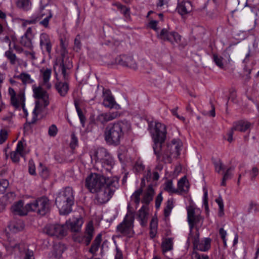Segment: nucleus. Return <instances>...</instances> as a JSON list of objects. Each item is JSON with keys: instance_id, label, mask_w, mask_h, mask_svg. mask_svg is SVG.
I'll return each mask as SVG.
<instances>
[{"instance_id": "nucleus-60", "label": "nucleus", "mask_w": 259, "mask_h": 259, "mask_svg": "<svg viewBox=\"0 0 259 259\" xmlns=\"http://www.w3.org/2000/svg\"><path fill=\"white\" fill-rule=\"evenodd\" d=\"M234 169L232 167L229 168L226 172L224 174L223 177L225 178V179L229 180L231 178L232 174L231 173V171Z\"/></svg>"}, {"instance_id": "nucleus-43", "label": "nucleus", "mask_w": 259, "mask_h": 259, "mask_svg": "<svg viewBox=\"0 0 259 259\" xmlns=\"http://www.w3.org/2000/svg\"><path fill=\"white\" fill-rule=\"evenodd\" d=\"M8 133L6 129L0 131V144H3L8 139Z\"/></svg>"}, {"instance_id": "nucleus-41", "label": "nucleus", "mask_w": 259, "mask_h": 259, "mask_svg": "<svg viewBox=\"0 0 259 259\" xmlns=\"http://www.w3.org/2000/svg\"><path fill=\"white\" fill-rule=\"evenodd\" d=\"M24 144L22 141H20L18 142L16 150L20 154L21 156H24L25 155L24 153Z\"/></svg>"}, {"instance_id": "nucleus-13", "label": "nucleus", "mask_w": 259, "mask_h": 259, "mask_svg": "<svg viewBox=\"0 0 259 259\" xmlns=\"http://www.w3.org/2000/svg\"><path fill=\"white\" fill-rule=\"evenodd\" d=\"M5 247L8 252L17 256L21 255L27 249L24 244L11 238H8V242L5 245Z\"/></svg>"}, {"instance_id": "nucleus-39", "label": "nucleus", "mask_w": 259, "mask_h": 259, "mask_svg": "<svg viewBox=\"0 0 259 259\" xmlns=\"http://www.w3.org/2000/svg\"><path fill=\"white\" fill-rule=\"evenodd\" d=\"M31 39L32 38L31 37L22 36L21 37L20 43L24 47L31 49L33 47Z\"/></svg>"}, {"instance_id": "nucleus-4", "label": "nucleus", "mask_w": 259, "mask_h": 259, "mask_svg": "<svg viewBox=\"0 0 259 259\" xmlns=\"http://www.w3.org/2000/svg\"><path fill=\"white\" fill-rule=\"evenodd\" d=\"M131 128V124L127 121H119L110 123L105 128L104 139L109 145H118L124 135L128 133Z\"/></svg>"}, {"instance_id": "nucleus-19", "label": "nucleus", "mask_w": 259, "mask_h": 259, "mask_svg": "<svg viewBox=\"0 0 259 259\" xmlns=\"http://www.w3.org/2000/svg\"><path fill=\"white\" fill-rule=\"evenodd\" d=\"M117 61L121 65L128 67L134 70L137 69V65L132 56L126 55L120 56Z\"/></svg>"}, {"instance_id": "nucleus-22", "label": "nucleus", "mask_w": 259, "mask_h": 259, "mask_svg": "<svg viewBox=\"0 0 259 259\" xmlns=\"http://www.w3.org/2000/svg\"><path fill=\"white\" fill-rule=\"evenodd\" d=\"M25 225L23 221L21 220H13L8 225V228L11 232L17 233L24 230Z\"/></svg>"}, {"instance_id": "nucleus-54", "label": "nucleus", "mask_w": 259, "mask_h": 259, "mask_svg": "<svg viewBox=\"0 0 259 259\" xmlns=\"http://www.w3.org/2000/svg\"><path fill=\"white\" fill-rule=\"evenodd\" d=\"M57 133V128L54 124L52 125L49 128L48 133L50 136L55 137Z\"/></svg>"}, {"instance_id": "nucleus-10", "label": "nucleus", "mask_w": 259, "mask_h": 259, "mask_svg": "<svg viewBox=\"0 0 259 259\" xmlns=\"http://www.w3.org/2000/svg\"><path fill=\"white\" fill-rule=\"evenodd\" d=\"M44 231L49 236L62 238L66 235L67 227L58 224H49L45 227Z\"/></svg>"}, {"instance_id": "nucleus-3", "label": "nucleus", "mask_w": 259, "mask_h": 259, "mask_svg": "<svg viewBox=\"0 0 259 259\" xmlns=\"http://www.w3.org/2000/svg\"><path fill=\"white\" fill-rule=\"evenodd\" d=\"M40 72L42 79V82L38 86L34 84L32 88L33 96L37 100L35 102V106L33 111V118L28 122L29 124L34 123L37 119V115L42 113L50 104L49 95L43 87L47 90L51 89L52 84L50 79L52 70L50 68H42Z\"/></svg>"}, {"instance_id": "nucleus-6", "label": "nucleus", "mask_w": 259, "mask_h": 259, "mask_svg": "<svg viewBox=\"0 0 259 259\" xmlns=\"http://www.w3.org/2000/svg\"><path fill=\"white\" fill-rule=\"evenodd\" d=\"M53 17L51 10L46 9V6L40 7L39 12L34 14L28 20L22 19V26L25 27L27 25L35 24L39 22V24L45 28H49V23Z\"/></svg>"}, {"instance_id": "nucleus-57", "label": "nucleus", "mask_w": 259, "mask_h": 259, "mask_svg": "<svg viewBox=\"0 0 259 259\" xmlns=\"http://www.w3.org/2000/svg\"><path fill=\"white\" fill-rule=\"evenodd\" d=\"M163 200V197L162 196V193H160L156 197L155 200V207L157 208H158L161 204V203Z\"/></svg>"}, {"instance_id": "nucleus-38", "label": "nucleus", "mask_w": 259, "mask_h": 259, "mask_svg": "<svg viewBox=\"0 0 259 259\" xmlns=\"http://www.w3.org/2000/svg\"><path fill=\"white\" fill-rule=\"evenodd\" d=\"M63 252V247L60 245H56L54 246L52 254L55 259H59Z\"/></svg>"}, {"instance_id": "nucleus-5", "label": "nucleus", "mask_w": 259, "mask_h": 259, "mask_svg": "<svg viewBox=\"0 0 259 259\" xmlns=\"http://www.w3.org/2000/svg\"><path fill=\"white\" fill-rule=\"evenodd\" d=\"M55 203L61 214L66 215L71 212L74 203V192L72 188L67 187L60 191Z\"/></svg>"}, {"instance_id": "nucleus-17", "label": "nucleus", "mask_w": 259, "mask_h": 259, "mask_svg": "<svg viewBox=\"0 0 259 259\" xmlns=\"http://www.w3.org/2000/svg\"><path fill=\"white\" fill-rule=\"evenodd\" d=\"M9 94L11 96V102L12 105L16 108H19V103L23 102L25 99V93L21 91L17 95L15 91L12 88H9Z\"/></svg>"}, {"instance_id": "nucleus-48", "label": "nucleus", "mask_w": 259, "mask_h": 259, "mask_svg": "<svg viewBox=\"0 0 259 259\" xmlns=\"http://www.w3.org/2000/svg\"><path fill=\"white\" fill-rule=\"evenodd\" d=\"M118 8L120 9L121 13L123 14L125 17L130 15V9L121 5H118Z\"/></svg>"}, {"instance_id": "nucleus-2", "label": "nucleus", "mask_w": 259, "mask_h": 259, "mask_svg": "<svg viewBox=\"0 0 259 259\" xmlns=\"http://www.w3.org/2000/svg\"><path fill=\"white\" fill-rule=\"evenodd\" d=\"M117 177L106 178L100 174L92 172L85 179V187L90 192L95 194V201L98 204L107 202L118 188Z\"/></svg>"}, {"instance_id": "nucleus-59", "label": "nucleus", "mask_w": 259, "mask_h": 259, "mask_svg": "<svg viewBox=\"0 0 259 259\" xmlns=\"http://www.w3.org/2000/svg\"><path fill=\"white\" fill-rule=\"evenodd\" d=\"M257 206L255 203L250 202L248 208V211L249 212H256L257 210Z\"/></svg>"}, {"instance_id": "nucleus-14", "label": "nucleus", "mask_w": 259, "mask_h": 259, "mask_svg": "<svg viewBox=\"0 0 259 259\" xmlns=\"http://www.w3.org/2000/svg\"><path fill=\"white\" fill-rule=\"evenodd\" d=\"M187 214L190 233H192V229L195 225L202 224V218L199 213L196 212L195 209L192 207L188 208Z\"/></svg>"}, {"instance_id": "nucleus-58", "label": "nucleus", "mask_w": 259, "mask_h": 259, "mask_svg": "<svg viewBox=\"0 0 259 259\" xmlns=\"http://www.w3.org/2000/svg\"><path fill=\"white\" fill-rule=\"evenodd\" d=\"M24 253L25 254L24 259H34L33 251L27 249Z\"/></svg>"}, {"instance_id": "nucleus-28", "label": "nucleus", "mask_w": 259, "mask_h": 259, "mask_svg": "<svg viewBox=\"0 0 259 259\" xmlns=\"http://www.w3.org/2000/svg\"><path fill=\"white\" fill-rule=\"evenodd\" d=\"M107 170H110L114 165V161L112 155L109 153L100 162Z\"/></svg>"}, {"instance_id": "nucleus-40", "label": "nucleus", "mask_w": 259, "mask_h": 259, "mask_svg": "<svg viewBox=\"0 0 259 259\" xmlns=\"http://www.w3.org/2000/svg\"><path fill=\"white\" fill-rule=\"evenodd\" d=\"M174 207V200L172 198H169L167 200L166 205L164 208V215L168 217Z\"/></svg>"}, {"instance_id": "nucleus-15", "label": "nucleus", "mask_w": 259, "mask_h": 259, "mask_svg": "<svg viewBox=\"0 0 259 259\" xmlns=\"http://www.w3.org/2000/svg\"><path fill=\"white\" fill-rule=\"evenodd\" d=\"M109 153L108 151L103 147H99L92 149L90 155L92 163H100Z\"/></svg>"}, {"instance_id": "nucleus-33", "label": "nucleus", "mask_w": 259, "mask_h": 259, "mask_svg": "<svg viewBox=\"0 0 259 259\" xmlns=\"http://www.w3.org/2000/svg\"><path fill=\"white\" fill-rule=\"evenodd\" d=\"M145 183L144 182V180H143L141 184L140 188L135 191L131 196L132 199L137 204H139L140 202V196L143 192V187Z\"/></svg>"}, {"instance_id": "nucleus-12", "label": "nucleus", "mask_w": 259, "mask_h": 259, "mask_svg": "<svg viewBox=\"0 0 259 259\" xmlns=\"http://www.w3.org/2000/svg\"><path fill=\"white\" fill-rule=\"evenodd\" d=\"M95 233V228L93 221L89 222L85 227V231L83 236H77L75 238V241L83 243L86 246L89 245L94 236Z\"/></svg>"}, {"instance_id": "nucleus-37", "label": "nucleus", "mask_w": 259, "mask_h": 259, "mask_svg": "<svg viewBox=\"0 0 259 259\" xmlns=\"http://www.w3.org/2000/svg\"><path fill=\"white\" fill-rule=\"evenodd\" d=\"M4 55L9 60L11 64L14 65L16 64L17 57L15 54L13 53L12 47H10L9 50L5 52Z\"/></svg>"}, {"instance_id": "nucleus-50", "label": "nucleus", "mask_w": 259, "mask_h": 259, "mask_svg": "<svg viewBox=\"0 0 259 259\" xmlns=\"http://www.w3.org/2000/svg\"><path fill=\"white\" fill-rule=\"evenodd\" d=\"M158 22L156 20H151L148 24V27L155 31L157 33L159 32V28L157 27Z\"/></svg>"}, {"instance_id": "nucleus-47", "label": "nucleus", "mask_w": 259, "mask_h": 259, "mask_svg": "<svg viewBox=\"0 0 259 259\" xmlns=\"http://www.w3.org/2000/svg\"><path fill=\"white\" fill-rule=\"evenodd\" d=\"M81 47L80 36L79 35H77L74 39V50L77 52L80 50Z\"/></svg>"}, {"instance_id": "nucleus-31", "label": "nucleus", "mask_w": 259, "mask_h": 259, "mask_svg": "<svg viewBox=\"0 0 259 259\" xmlns=\"http://www.w3.org/2000/svg\"><path fill=\"white\" fill-rule=\"evenodd\" d=\"M55 88L61 96L64 97L69 90V85L67 82H58L55 84Z\"/></svg>"}, {"instance_id": "nucleus-61", "label": "nucleus", "mask_w": 259, "mask_h": 259, "mask_svg": "<svg viewBox=\"0 0 259 259\" xmlns=\"http://www.w3.org/2000/svg\"><path fill=\"white\" fill-rule=\"evenodd\" d=\"M158 223L156 219H152L150 224V229L157 230Z\"/></svg>"}, {"instance_id": "nucleus-16", "label": "nucleus", "mask_w": 259, "mask_h": 259, "mask_svg": "<svg viewBox=\"0 0 259 259\" xmlns=\"http://www.w3.org/2000/svg\"><path fill=\"white\" fill-rule=\"evenodd\" d=\"M39 45L42 52H46L50 54L52 52V43L49 34L42 33L39 36Z\"/></svg>"}, {"instance_id": "nucleus-45", "label": "nucleus", "mask_w": 259, "mask_h": 259, "mask_svg": "<svg viewBox=\"0 0 259 259\" xmlns=\"http://www.w3.org/2000/svg\"><path fill=\"white\" fill-rule=\"evenodd\" d=\"M76 111L77 112V114L79 118L80 122L83 126L84 125L85 121V117L83 115V113L81 110L76 105H75Z\"/></svg>"}, {"instance_id": "nucleus-42", "label": "nucleus", "mask_w": 259, "mask_h": 259, "mask_svg": "<svg viewBox=\"0 0 259 259\" xmlns=\"http://www.w3.org/2000/svg\"><path fill=\"white\" fill-rule=\"evenodd\" d=\"M9 185V181L7 180L2 179L0 180V193L5 192Z\"/></svg>"}, {"instance_id": "nucleus-35", "label": "nucleus", "mask_w": 259, "mask_h": 259, "mask_svg": "<svg viewBox=\"0 0 259 259\" xmlns=\"http://www.w3.org/2000/svg\"><path fill=\"white\" fill-rule=\"evenodd\" d=\"M15 77L20 79L24 84L32 83L34 81L31 78L30 75L25 72H22L19 75L15 76Z\"/></svg>"}, {"instance_id": "nucleus-23", "label": "nucleus", "mask_w": 259, "mask_h": 259, "mask_svg": "<svg viewBox=\"0 0 259 259\" xmlns=\"http://www.w3.org/2000/svg\"><path fill=\"white\" fill-rule=\"evenodd\" d=\"M177 10L181 15H185L191 12L193 6L190 1H185L178 4Z\"/></svg>"}, {"instance_id": "nucleus-55", "label": "nucleus", "mask_w": 259, "mask_h": 259, "mask_svg": "<svg viewBox=\"0 0 259 259\" xmlns=\"http://www.w3.org/2000/svg\"><path fill=\"white\" fill-rule=\"evenodd\" d=\"M223 58L221 57H219L217 55H213V60L215 63L219 67H222L223 63L222 62Z\"/></svg>"}, {"instance_id": "nucleus-53", "label": "nucleus", "mask_w": 259, "mask_h": 259, "mask_svg": "<svg viewBox=\"0 0 259 259\" xmlns=\"http://www.w3.org/2000/svg\"><path fill=\"white\" fill-rule=\"evenodd\" d=\"M219 234L223 241L224 245L226 246L227 244V240L226 239L227 232L223 228H221L219 230Z\"/></svg>"}, {"instance_id": "nucleus-52", "label": "nucleus", "mask_w": 259, "mask_h": 259, "mask_svg": "<svg viewBox=\"0 0 259 259\" xmlns=\"http://www.w3.org/2000/svg\"><path fill=\"white\" fill-rule=\"evenodd\" d=\"M39 175L44 179H46L49 175V172L47 168L46 167H41V169L39 171Z\"/></svg>"}, {"instance_id": "nucleus-11", "label": "nucleus", "mask_w": 259, "mask_h": 259, "mask_svg": "<svg viewBox=\"0 0 259 259\" xmlns=\"http://www.w3.org/2000/svg\"><path fill=\"white\" fill-rule=\"evenodd\" d=\"M157 37L163 41H167L174 45L179 44L181 39V35L177 32L169 31V29L163 28L157 32Z\"/></svg>"}, {"instance_id": "nucleus-46", "label": "nucleus", "mask_w": 259, "mask_h": 259, "mask_svg": "<svg viewBox=\"0 0 259 259\" xmlns=\"http://www.w3.org/2000/svg\"><path fill=\"white\" fill-rule=\"evenodd\" d=\"M215 201L219 207V214L220 216H222L224 214V203L223 199L221 197H219L215 200Z\"/></svg>"}, {"instance_id": "nucleus-29", "label": "nucleus", "mask_w": 259, "mask_h": 259, "mask_svg": "<svg viewBox=\"0 0 259 259\" xmlns=\"http://www.w3.org/2000/svg\"><path fill=\"white\" fill-rule=\"evenodd\" d=\"M148 213L146 210L145 206H143L138 211V220L142 226L147 225Z\"/></svg>"}, {"instance_id": "nucleus-27", "label": "nucleus", "mask_w": 259, "mask_h": 259, "mask_svg": "<svg viewBox=\"0 0 259 259\" xmlns=\"http://www.w3.org/2000/svg\"><path fill=\"white\" fill-rule=\"evenodd\" d=\"M154 194V190L152 185L148 186L146 191L145 192L142 202L146 204H149L153 199Z\"/></svg>"}, {"instance_id": "nucleus-32", "label": "nucleus", "mask_w": 259, "mask_h": 259, "mask_svg": "<svg viewBox=\"0 0 259 259\" xmlns=\"http://www.w3.org/2000/svg\"><path fill=\"white\" fill-rule=\"evenodd\" d=\"M102 241V234H98L96 237L95 239L94 240L89 251L95 255L96 252L98 250Z\"/></svg>"}, {"instance_id": "nucleus-25", "label": "nucleus", "mask_w": 259, "mask_h": 259, "mask_svg": "<svg viewBox=\"0 0 259 259\" xmlns=\"http://www.w3.org/2000/svg\"><path fill=\"white\" fill-rule=\"evenodd\" d=\"M251 124L247 121L240 120L234 123L232 130L240 132H245L250 128Z\"/></svg>"}, {"instance_id": "nucleus-18", "label": "nucleus", "mask_w": 259, "mask_h": 259, "mask_svg": "<svg viewBox=\"0 0 259 259\" xmlns=\"http://www.w3.org/2000/svg\"><path fill=\"white\" fill-rule=\"evenodd\" d=\"M23 201L22 200H19L14 203L11 207L12 212L14 214L19 215H26L30 211V209L27 207V204L25 206H23Z\"/></svg>"}, {"instance_id": "nucleus-30", "label": "nucleus", "mask_w": 259, "mask_h": 259, "mask_svg": "<svg viewBox=\"0 0 259 259\" xmlns=\"http://www.w3.org/2000/svg\"><path fill=\"white\" fill-rule=\"evenodd\" d=\"M173 239L172 238H165L162 241L161 249L163 254L173 249Z\"/></svg>"}, {"instance_id": "nucleus-1", "label": "nucleus", "mask_w": 259, "mask_h": 259, "mask_svg": "<svg viewBox=\"0 0 259 259\" xmlns=\"http://www.w3.org/2000/svg\"><path fill=\"white\" fill-rule=\"evenodd\" d=\"M166 126L160 122H155L152 132L154 142L153 149L158 162L171 163L172 158H177L180 154L182 143L178 139H174L166 144H163L166 136Z\"/></svg>"}, {"instance_id": "nucleus-64", "label": "nucleus", "mask_w": 259, "mask_h": 259, "mask_svg": "<svg viewBox=\"0 0 259 259\" xmlns=\"http://www.w3.org/2000/svg\"><path fill=\"white\" fill-rule=\"evenodd\" d=\"M116 253L115 256V259H123L122 252L118 248H116Z\"/></svg>"}, {"instance_id": "nucleus-21", "label": "nucleus", "mask_w": 259, "mask_h": 259, "mask_svg": "<svg viewBox=\"0 0 259 259\" xmlns=\"http://www.w3.org/2000/svg\"><path fill=\"white\" fill-rule=\"evenodd\" d=\"M83 222V218L79 216L77 218H72L71 221H67L66 223H69V225L71 231L78 232L81 230Z\"/></svg>"}, {"instance_id": "nucleus-62", "label": "nucleus", "mask_w": 259, "mask_h": 259, "mask_svg": "<svg viewBox=\"0 0 259 259\" xmlns=\"http://www.w3.org/2000/svg\"><path fill=\"white\" fill-rule=\"evenodd\" d=\"M215 170L218 172H220L223 168L222 163L219 161L215 163Z\"/></svg>"}, {"instance_id": "nucleus-49", "label": "nucleus", "mask_w": 259, "mask_h": 259, "mask_svg": "<svg viewBox=\"0 0 259 259\" xmlns=\"http://www.w3.org/2000/svg\"><path fill=\"white\" fill-rule=\"evenodd\" d=\"M20 154L16 150L11 153V158L13 162H17L19 161Z\"/></svg>"}, {"instance_id": "nucleus-63", "label": "nucleus", "mask_w": 259, "mask_h": 259, "mask_svg": "<svg viewBox=\"0 0 259 259\" xmlns=\"http://www.w3.org/2000/svg\"><path fill=\"white\" fill-rule=\"evenodd\" d=\"M25 98L24 99V101L23 102H20L19 103V108L20 107H22L23 111L25 114V116H27L28 115V112H27V111L25 107Z\"/></svg>"}, {"instance_id": "nucleus-44", "label": "nucleus", "mask_w": 259, "mask_h": 259, "mask_svg": "<svg viewBox=\"0 0 259 259\" xmlns=\"http://www.w3.org/2000/svg\"><path fill=\"white\" fill-rule=\"evenodd\" d=\"M192 257L193 259H209L207 255L195 251H193L192 253Z\"/></svg>"}, {"instance_id": "nucleus-24", "label": "nucleus", "mask_w": 259, "mask_h": 259, "mask_svg": "<svg viewBox=\"0 0 259 259\" xmlns=\"http://www.w3.org/2000/svg\"><path fill=\"white\" fill-rule=\"evenodd\" d=\"M103 105L106 107L113 108L115 104V101L113 97L110 94V91L103 92Z\"/></svg>"}, {"instance_id": "nucleus-56", "label": "nucleus", "mask_w": 259, "mask_h": 259, "mask_svg": "<svg viewBox=\"0 0 259 259\" xmlns=\"http://www.w3.org/2000/svg\"><path fill=\"white\" fill-rule=\"evenodd\" d=\"M29 172L31 175H35V167L34 162L32 160H30L28 163Z\"/></svg>"}, {"instance_id": "nucleus-9", "label": "nucleus", "mask_w": 259, "mask_h": 259, "mask_svg": "<svg viewBox=\"0 0 259 259\" xmlns=\"http://www.w3.org/2000/svg\"><path fill=\"white\" fill-rule=\"evenodd\" d=\"M188 240L193 243L194 249L201 251H207L211 247V240L209 238H205L201 241L199 240V234L197 230L195 235L190 233Z\"/></svg>"}, {"instance_id": "nucleus-34", "label": "nucleus", "mask_w": 259, "mask_h": 259, "mask_svg": "<svg viewBox=\"0 0 259 259\" xmlns=\"http://www.w3.org/2000/svg\"><path fill=\"white\" fill-rule=\"evenodd\" d=\"M17 6L25 11H28L31 9V3L29 0H18Z\"/></svg>"}, {"instance_id": "nucleus-20", "label": "nucleus", "mask_w": 259, "mask_h": 259, "mask_svg": "<svg viewBox=\"0 0 259 259\" xmlns=\"http://www.w3.org/2000/svg\"><path fill=\"white\" fill-rule=\"evenodd\" d=\"M119 116L118 112H109L103 113L99 114L97 117V120L102 124H104L108 121L114 120Z\"/></svg>"}, {"instance_id": "nucleus-36", "label": "nucleus", "mask_w": 259, "mask_h": 259, "mask_svg": "<svg viewBox=\"0 0 259 259\" xmlns=\"http://www.w3.org/2000/svg\"><path fill=\"white\" fill-rule=\"evenodd\" d=\"M163 189L164 191L171 193H177L178 191L173 186L172 181L171 180H166L163 185Z\"/></svg>"}, {"instance_id": "nucleus-8", "label": "nucleus", "mask_w": 259, "mask_h": 259, "mask_svg": "<svg viewBox=\"0 0 259 259\" xmlns=\"http://www.w3.org/2000/svg\"><path fill=\"white\" fill-rule=\"evenodd\" d=\"M134 217L132 213L126 214L123 221L117 227V231L123 236L132 237L134 233L133 230V223Z\"/></svg>"}, {"instance_id": "nucleus-7", "label": "nucleus", "mask_w": 259, "mask_h": 259, "mask_svg": "<svg viewBox=\"0 0 259 259\" xmlns=\"http://www.w3.org/2000/svg\"><path fill=\"white\" fill-rule=\"evenodd\" d=\"M27 207H29L30 211L44 215L49 211L50 203L47 197H41L33 202L28 203Z\"/></svg>"}, {"instance_id": "nucleus-26", "label": "nucleus", "mask_w": 259, "mask_h": 259, "mask_svg": "<svg viewBox=\"0 0 259 259\" xmlns=\"http://www.w3.org/2000/svg\"><path fill=\"white\" fill-rule=\"evenodd\" d=\"M189 189V187L188 185V182L186 177L182 178L178 183V188L176 189V190L178 191L177 193H186L188 192Z\"/></svg>"}, {"instance_id": "nucleus-51", "label": "nucleus", "mask_w": 259, "mask_h": 259, "mask_svg": "<svg viewBox=\"0 0 259 259\" xmlns=\"http://www.w3.org/2000/svg\"><path fill=\"white\" fill-rule=\"evenodd\" d=\"M78 144V139L77 137L75 136L74 134H71V141L70 144V147L72 149H74L77 146Z\"/></svg>"}]
</instances>
